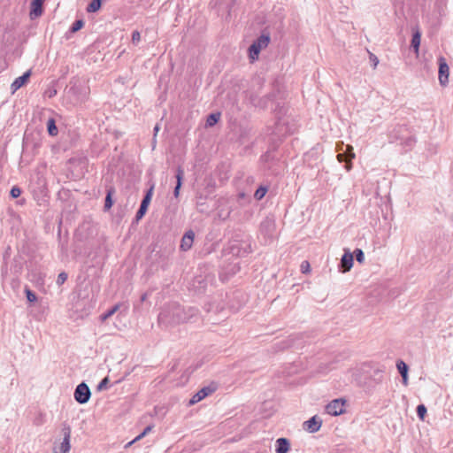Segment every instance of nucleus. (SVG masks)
<instances>
[{
    "label": "nucleus",
    "instance_id": "28",
    "mask_svg": "<svg viewBox=\"0 0 453 453\" xmlns=\"http://www.w3.org/2000/svg\"><path fill=\"white\" fill-rule=\"evenodd\" d=\"M267 192V188L265 187H259L255 194H254V197L257 199V200H261L266 194Z\"/></svg>",
    "mask_w": 453,
    "mask_h": 453
},
{
    "label": "nucleus",
    "instance_id": "38",
    "mask_svg": "<svg viewBox=\"0 0 453 453\" xmlns=\"http://www.w3.org/2000/svg\"><path fill=\"white\" fill-rule=\"evenodd\" d=\"M415 143V139L411 136H409L408 138L405 139L404 141V144L408 147H411L413 146V144Z\"/></svg>",
    "mask_w": 453,
    "mask_h": 453
},
{
    "label": "nucleus",
    "instance_id": "12",
    "mask_svg": "<svg viewBox=\"0 0 453 453\" xmlns=\"http://www.w3.org/2000/svg\"><path fill=\"white\" fill-rule=\"evenodd\" d=\"M195 239V233L193 230L187 231L180 241V249L182 251H188L192 248L193 242Z\"/></svg>",
    "mask_w": 453,
    "mask_h": 453
},
{
    "label": "nucleus",
    "instance_id": "20",
    "mask_svg": "<svg viewBox=\"0 0 453 453\" xmlns=\"http://www.w3.org/2000/svg\"><path fill=\"white\" fill-rule=\"evenodd\" d=\"M420 38H421V34L418 30H417L415 33H413L411 46L414 49L415 52H417V53L418 52V48L420 45Z\"/></svg>",
    "mask_w": 453,
    "mask_h": 453
},
{
    "label": "nucleus",
    "instance_id": "45",
    "mask_svg": "<svg viewBox=\"0 0 453 453\" xmlns=\"http://www.w3.org/2000/svg\"><path fill=\"white\" fill-rule=\"evenodd\" d=\"M53 453H58L57 451H54Z\"/></svg>",
    "mask_w": 453,
    "mask_h": 453
},
{
    "label": "nucleus",
    "instance_id": "10",
    "mask_svg": "<svg viewBox=\"0 0 453 453\" xmlns=\"http://www.w3.org/2000/svg\"><path fill=\"white\" fill-rule=\"evenodd\" d=\"M355 157V153L353 152V147L350 145H347V150L345 152L339 153L337 155V159L339 162H345V168L347 171L351 169V159Z\"/></svg>",
    "mask_w": 453,
    "mask_h": 453
},
{
    "label": "nucleus",
    "instance_id": "36",
    "mask_svg": "<svg viewBox=\"0 0 453 453\" xmlns=\"http://www.w3.org/2000/svg\"><path fill=\"white\" fill-rule=\"evenodd\" d=\"M369 59L370 62L372 63L373 69H375L379 64L378 58L373 53L369 52Z\"/></svg>",
    "mask_w": 453,
    "mask_h": 453
},
{
    "label": "nucleus",
    "instance_id": "34",
    "mask_svg": "<svg viewBox=\"0 0 453 453\" xmlns=\"http://www.w3.org/2000/svg\"><path fill=\"white\" fill-rule=\"evenodd\" d=\"M110 380L108 377H104L97 385V390L102 391L107 388V385L109 383Z\"/></svg>",
    "mask_w": 453,
    "mask_h": 453
},
{
    "label": "nucleus",
    "instance_id": "23",
    "mask_svg": "<svg viewBox=\"0 0 453 453\" xmlns=\"http://www.w3.org/2000/svg\"><path fill=\"white\" fill-rule=\"evenodd\" d=\"M102 0H92L87 6L88 12H96L101 8Z\"/></svg>",
    "mask_w": 453,
    "mask_h": 453
},
{
    "label": "nucleus",
    "instance_id": "35",
    "mask_svg": "<svg viewBox=\"0 0 453 453\" xmlns=\"http://www.w3.org/2000/svg\"><path fill=\"white\" fill-rule=\"evenodd\" d=\"M20 194H21V189L17 186L12 187L10 191V195L13 198L19 197L20 196Z\"/></svg>",
    "mask_w": 453,
    "mask_h": 453
},
{
    "label": "nucleus",
    "instance_id": "8",
    "mask_svg": "<svg viewBox=\"0 0 453 453\" xmlns=\"http://www.w3.org/2000/svg\"><path fill=\"white\" fill-rule=\"evenodd\" d=\"M217 389V386L215 384H211L209 386L202 388L198 392H196L192 398L189 400V404L193 405L206 396L212 394Z\"/></svg>",
    "mask_w": 453,
    "mask_h": 453
},
{
    "label": "nucleus",
    "instance_id": "18",
    "mask_svg": "<svg viewBox=\"0 0 453 453\" xmlns=\"http://www.w3.org/2000/svg\"><path fill=\"white\" fill-rule=\"evenodd\" d=\"M175 177H176V185L173 189V196H174V197L177 198L180 196V190L182 186V180L184 178V170L182 169L181 166H178V168L176 170Z\"/></svg>",
    "mask_w": 453,
    "mask_h": 453
},
{
    "label": "nucleus",
    "instance_id": "30",
    "mask_svg": "<svg viewBox=\"0 0 453 453\" xmlns=\"http://www.w3.org/2000/svg\"><path fill=\"white\" fill-rule=\"evenodd\" d=\"M353 256H355L357 261L360 264L365 261V254L361 249H356Z\"/></svg>",
    "mask_w": 453,
    "mask_h": 453
},
{
    "label": "nucleus",
    "instance_id": "42",
    "mask_svg": "<svg viewBox=\"0 0 453 453\" xmlns=\"http://www.w3.org/2000/svg\"><path fill=\"white\" fill-rule=\"evenodd\" d=\"M57 94V91L56 90H53V91H50V94H49V96L50 97H52L53 96H55Z\"/></svg>",
    "mask_w": 453,
    "mask_h": 453
},
{
    "label": "nucleus",
    "instance_id": "7",
    "mask_svg": "<svg viewBox=\"0 0 453 453\" xmlns=\"http://www.w3.org/2000/svg\"><path fill=\"white\" fill-rule=\"evenodd\" d=\"M344 404L345 400L342 398L334 399L326 404V411L332 416L341 415L344 412Z\"/></svg>",
    "mask_w": 453,
    "mask_h": 453
},
{
    "label": "nucleus",
    "instance_id": "1",
    "mask_svg": "<svg viewBox=\"0 0 453 453\" xmlns=\"http://www.w3.org/2000/svg\"><path fill=\"white\" fill-rule=\"evenodd\" d=\"M198 315V310L191 306H182L178 303H170L164 305L158 314V324L165 326H173L187 323Z\"/></svg>",
    "mask_w": 453,
    "mask_h": 453
},
{
    "label": "nucleus",
    "instance_id": "27",
    "mask_svg": "<svg viewBox=\"0 0 453 453\" xmlns=\"http://www.w3.org/2000/svg\"><path fill=\"white\" fill-rule=\"evenodd\" d=\"M396 368L401 375L408 373L409 367L403 360L396 363Z\"/></svg>",
    "mask_w": 453,
    "mask_h": 453
},
{
    "label": "nucleus",
    "instance_id": "43",
    "mask_svg": "<svg viewBox=\"0 0 453 453\" xmlns=\"http://www.w3.org/2000/svg\"><path fill=\"white\" fill-rule=\"evenodd\" d=\"M158 130H159V127H158V125H156V127H154L155 134L158 132Z\"/></svg>",
    "mask_w": 453,
    "mask_h": 453
},
{
    "label": "nucleus",
    "instance_id": "39",
    "mask_svg": "<svg viewBox=\"0 0 453 453\" xmlns=\"http://www.w3.org/2000/svg\"><path fill=\"white\" fill-rule=\"evenodd\" d=\"M310 268V265L308 262L304 261L301 265V270L303 273H306Z\"/></svg>",
    "mask_w": 453,
    "mask_h": 453
},
{
    "label": "nucleus",
    "instance_id": "13",
    "mask_svg": "<svg viewBox=\"0 0 453 453\" xmlns=\"http://www.w3.org/2000/svg\"><path fill=\"white\" fill-rule=\"evenodd\" d=\"M275 230V223L273 219L266 218L260 224V233L265 236L272 237Z\"/></svg>",
    "mask_w": 453,
    "mask_h": 453
},
{
    "label": "nucleus",
    "instance_id": "26",
    "mask_svg": "<svg viewBox=\"0 0 453 453\" xmlns=\"http://www.w3.org/2000/svg\"><path fill=\"white\" fill-rule=\"evenodd\" d=\"M84 26V21L82 19H76L70 27L71 33H76L80 29H81Z\"/></svg>",
    "mask_w": 453,
    "mask_h": 453
},
{
    "label": "nucleus",
    "instance_id": "15",
    "mask_svg": "<svg viewBox=\"0 0 453 453\" xmlns=\"http://www.w3.org/2000/svg\"><path fill=\"white\" fill-rule=\"evenodd\" d=\"M62 431L64 434V439L60 445V450L62 453H68L71 449V427L67 425H65Z\"/></svg>",
    "mask_w": 453,
    "mask_h": 453
},
{
    "label": "nucleus",
    "instance_id": "32",
    "mask_svg": "<svg viewBox=\"0 0 453 453\" xmlns=\"http://www.w3.org/2000/svg\"><path fill=\"white\" fill-rule=\"evenodd\" d=\"M25 293L28 302L34 303L36 301V295L32 290H30L29 288H26Z\"/></svg>",
    "mask_w": 453,
    "mask_h": 453
},
{
    "label": "nucleus",
    "instance_id": "4",
    "mask_svg": "<svg viewBox=\"0 0 453 453\" xmlns=\"http://www.w3.org/2000/svg\"><path fill=\"white\" fill-rule=\"evenodd\" d=\"M270 42V35L262 34L257 38L249 47V58L253 62L258 58L259 53L262 49L268 46Z\"/></svg>",
    "mask_w": 453,
    "mask_h": 453
},
{
    "label": "nucleus",
    "instance_id": "33",
    "mask_svg": "<svg viewBox=\"0 0 453 453\" xmlns=\"http://www.w3.org/2000/svg\"><path fill=\"white\" fill-rule=\"evenodd\" d=\"M67 277H68V276H67V273H65V272L60 273L58 275V278H57V284H58V286L63 285V284L65 282V280H67Z\"/></svg>",
    "mask_w": 453,
    "mask_h": 453
},
{
    "label": "nucleus",
    "instance_id": "21",
    "mask_svg": "<svg viewBox=\"0 0 453 453\" xmlns=\"http://www.w3.org/2000/svg\"><path fill=\"white\" fill-rule=\"evenodd\" d=\"M220 119V113L219 112H214L208 115L206 119V127H213L218 123V121Z\"/></svg>",
    "mask_w": 453,
    "mask_h": 453
},
{
    "label": "nucleus",
    "instance_id": "24",
    "mask_svg": "<svg viewBox=\"0 0 453 453\" xmlns=\"http://www.w3.org/2000/svg\"><path fill=\"white\" fill-rule=\"evenodd\" d=\"M120 305L118 303V304H115L113 307H111L110 310H108L106 312L103 313L101 316H100V319L102 321H105L107 319H109L110 317H111L119 309Z\"/></svg>",
    "mask_w": 453,
    "mask_h": 453
},
{
    "label": "nucleus",
    "instance_id": "31",
    "mask_svg": "<svg viewBox=\"0 0 453 453\" xmlns=\"http://www.w3.org/2000/svg\"><path fill=\"white\" fill-rule=\"evenodd\" d=\"M426 414V407L424 404H419L417 407V415L420 419H424Z\"/></svg>",
    "mask_w": 453,
    "mask_h": 453
},
{
    "label": "nucleus",
    "instance_id": "40",
    "mask_svg": "<svg viewBox=\"0 0 453 453\" xmlns=\"http://www.w3.org/2000/svg\"><path fill=\"white\" fill-rule=\"evenodd\" d=\"M403 383L406 386L408 384V373L402 374Z\"/></svg>",
    "mask_w": 453,
    "mask_h": 453
},
{
    "label": "nucleus",
    "instance_id": "44",
    "mask_svg": "<svg viewBox=\"0 0 453 453\" xmlns=\"http://www.w3.org/2000/svg\"><path fill=\"white\" fill-rule=\"evenodd\" d=\"M380 372H382V371L381 370L375 371V373H380Z\"/></svg>",
    "mask_w": 453,
    "mask_h": 453
},
{
    "label": "nucleus",
    "instance_id": "17",
    "mask_svg": "<svg viewBox=\"0 0 453 453\" xmlns=\"http://www.w3.org/2000/svg\"><path fill=\"white\" fill-rule=\"evenodd\" d=\"M30 76H31V71L28 70L26 73H24L21 76L16 78L11 85L12 93H14L16 90H18L22 86H24L27 82Z\"/></svg>",
    "mask_w": 453,
    "mask_h": 453
},
{
    "label": "nucleus",
    "instance_id": "14",
    "mask_svg": "<svg viewBox=\"0 0 453 453\" xmlns=\"http://www.w3.org/2000/svg\"><path fill=\"white\" fill-rule=\"evenodd\" d=\"M322 426V420L317 416L311 417L310 419L303 423V428L310 433L318 432Z\"/></svg>",
    "mask_w": 453,
    "mask_h": 453
},
{
    "label": "nucleus",
    "instance_id": "22",
    "mask_svg": "<svg viewBox=\"0 0 453 453\" xmlns=\"http://www.w3.org/2000/svg\"><path fill=\"white\" fill-rule=\"evenodd\" d=\"M47 130L50 136H55L58 134V130L56 126V122H55L54 119H50L47 121Z\"/></svg>",
    "mask_w": 453,
    "mask_h": 453
},
{
    "label": "nucleus",
    "instance_id": "41",
    "mask_svg": "<svg viewBox=\"0 0 453 453\" xmlns=\"http://www.w3.org/2000/svg\"><path fill=\"white\" fill-rule=\"evenodd\" d=\"M148 298V294L147 293H143L142 296H141V298H140V301L141 303H143L147 300Z\"/></svg>",
    "mask_w": 453,
    "mask_h": 453
},
{
    "label": "nucleus",
    "instance_id": "3",
    "mask_svg": "<svg viewBox=\"0 0 453 453\" xmlns=\"http://www.w3.org/2000/svg\"><path fill=\"white\" fill-rule=\"evenodd\" d=\"M250 104L255 107L262 109L271 107L273 111L281 112L283 102H281V96L280 90L273 91L265 97H257V96L251 95L250 97Z\"/></svg>",
    "mask_w": 453,
    "mask_h": 453
},
{
    "label": "nucleus",
    "instance_id": "16",
    "mask_svg": "<svg viewBox=\"0 0 453 453\" xmlns=\"http://www.w3.org/2000/svg\"><path fill=\"white\" fill-rule=\"evenodd\" d=\"M45 0H32L30 4V18L35 19L42 14V5Z\"/></svg>",
    "mask_w": 453,
    "mask_h": 453
},
{
    "label": "nucleus",
    "instance_id": "5",
    "mask_svg": "<svg viewBox=\"0 0 453 453\" xmlns=\"http://www.w3.org/2000/svg\"><path fill=\"white\" fill-rule=\"evenodd\" d=\"M91 396L89 387L85 382L80 383L74 389L73 397L80 404L87 403Z\"/></svg>",
    "mask_w": 453,
    "mask_h": 453
},
{
    "label": "nucleus",
    "instance_id": "6",
    "mask_svg": "<svg viewBox=\"0 0 453 453\" xmlns=\"http://www.w3.org/2000/svg\"><path fill=\"white\" fill-rule=\"evenodd\" d=\"M153 189H154V186H151L147 190L146 194L144 195V196L142 200V203L140 204V207L135 214L136 221H139L140 219H142L143 218V216L146 214L148 207H149L151 198H152Z\"/></svg>",
    "mask_w": 453,
    "mask_h": 453
},
{
    "label": "nucleus",
    "instance_id": "19",
    "mask_svg": "<svg viewBox=\"0 0 453 453\" xmlns=\"http://www.w3.org/2000/svg\"><path fill=\"white\" fill-rule=\"evenodd\" d=\"M275 446V451L277 453H287L290 449L289 441L287 438L283 437L276 440Z\"/></svg>",
    "mask_w": 453,
    "mask_h": 453
},
{
    "label": "nucleus",
    "instance_id": "2",
    "mask_svg": "<svg viewBox=\"0 0 453 453\" xmlns=\"http://www.w3.org/2000/svg\"><path fill=\"white\" fill-rule=\"evenodd\" d=\"M90 93L89 87L79 81H71L66 88V96L70 104L77 105L86 102Z\"/></svg>",
    "mask_w": 453,
    "mask_h": 453
},
{
    "label": "nucleus",
    "instance_id": "11",
    "mask_svg": "<svg viewBox=\"0 0 453 453\" xmlns=\"http://www.w3.org/2000/svg\"><path fill=\"white\" fill-rule=\"evenodd\" d=\"M353 266V254L349 252V250H345L344 254L342 255L340 264L339 270L342 273L349 272Z\"/></svg>",
    "mask_w": 453,
    "mask_h": 453
},
{
    "label": "nucleus",
    "instance_id": "9",
    "mask_svg": "<svg viewBox=\"0 0 453 453\" xmlns=\"http://www.w3.org/2000/svg\"><path fill=\"white\" fill-rule=\"evenodd\" d=\"M439 81L441 86H446L449 81V68L446 59L442 57L439 58Z\"/></svg>",
    "mask_w": 453,
    "mask_h": 453
},
{
    "label": "nucleus",
    "instance_id": "37",
    "mask_svg": "<svg viewBox=\"0 0 453 453\" xmlns=\"http://www.w3.org/2000/svg\"><path fill=\"white\" fill-rule=\"evenodd\" d=\"M141 40V35L138 31H134L132 34V41L134 43L139 42Z\"/></svg>",
    "mask_w": 453,
    "mask_h": 453
},
{
    "label": "nucleus",
    "instance_id": "29",
    "mask_svg": "<svg viewBox=\"0 0 453 453\" xmlns=\"http://www.w3.org/2000/svg\"><path fill=\"white\" fill-rule=\"evenodd\" d=\"M113 204V201H112V198H111V191L109 190L107 192V195L105 196V201H104V210H109L111 208Z\"/></svg>",
    "mask_w": 453,
    "mask_h": 453
},
{
    "label": "nucleus",
    "instance_id": "25",
    "mask_svg": "<svg viewBox=\"0 0 453 453\" xmlns=\"http://www.w3.org/2000/svg\"><path fill=\"white\" fill-rule=\"evenodd\" d=\"M153 426H148L144 428V430L139 434L137 435L133 441H131L130 442H128L127 446H130L132 445L133 443H134L135 441H140L142 438H143L146 434H148L151 430H152Z\"/></svg>",
    "mask_w": 453,
    "mask_h": 453
}]
</instances>
